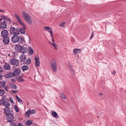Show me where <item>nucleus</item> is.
Segmentation results:
<instances>
[{"mask_svg":"<svg viewBox=\"0 0 126 126\" xmlns=\"http://www.w3.org/2000/svg\"><path fill=\"white\" fill-rule=\"evenodd\" d=\"M50 43L52 45H53V46L54 47L56 46V44H55L52 43Z\"/></svg>","mask_w":126,"mask_h":126,"instance_id":"bf43d9fd","label":"nucleus"},{"mask_svg":"<svg viewBox=\"0 0 126 126\" xmlns=\"http://www.w3.org/2000/svg\"><path fill=\"white\" fill-rule=\"evenodd\" d=\"M19 59L20 61L22 62H25L26 60V56L24 54H22Z\"/></svg>","mask_w":126,"mask_h":126,"instance_id":"dca6fc26","label":"nucleus"},{"mask_svg":"<svg viewBox=\"0 0 126 126\" xmlns=\"http://www.w3.org/2000/svg\"><path fill=\"white\" fill-rule=\"evenodd\" d=\"M3 30L1 33V37H3L8 36L9 33L8 31L4 29Z\"/></svg>","mask_w":126,"mask_h":126,"instance_id":"6e6552de","label":"nucleus"},{"mask_svg":"<svg viewBox=\"0 0 126 126\" xmlns=\"http://www.w3.org/2000/svg\"><path fill=\"white\" fill-rule=\"evenodd\" d=\"M99 95L100 96H101L102 95V94L101 93H100L99 94Z\"/></svg>","mask_w":126,"mask_h":126,"instance_id":"338daca9","label":"nucleus"},{"mask_svg":"<svg viewBox=\"0 0 126 126\" xmlns=\"http://www.w3.org/2000/svg\"><path fill=\"white\" fill-rule=\"evenodd\" d=\"M18 91L17 90H15V91L12 90L11 91V92L12 94H14L16 92H17Z\"/></svg>","mask_w":126,"mask_h":126,"instance_id":"a18cd8bd","label":"nucleus"},{"mask_svg":"<svg viewBox=\"0 0 126 126\" xmlns=\"http://www.w3.org/2000/svg\"><path fill=\"white\" fill-rule=\"evenodd\" d=\"M10 87L13 89H16L17 88V86L16 85L13 83H11L9 84Z\"/></svg>","mask_w":126,"mask_h":126,"instance_id":"4be33fe9","label":"nucleus"},{"mask_svg":"<svg viewBox=\"0 0 126 126\" xmlns=\"http://www.w3.org/2000/svg\"><path fill=\"white\" fill-rule=\"evenodd\" d=\"M6 119L7 122H13L14 117L13 114L9 113L6 116Z\"/></svg>","mask_w":126,"mask_h":126,"instance_id":"39448f33","label":"nucleus"},{"mask_svg":"<svg viewBox=\"0 0 126 126\" xmlns=\"http://www.w3.org/2000/svg\"><path fill=\"white\" fill-rule=\"evenodd\" d=\"M17 21L19 22V23L21 24L22 25H25L22 22L21 19H20L19 20H18Z\"/></svg>","mask_w":126,"mask_h":126,"instance_id":"ea45409f","label":"nucleus"},{"mask_svg":"<svg viewBox=\"0 0 126 126\" xmlns=\"http://www.w3.org/2000/svg\"><path fill=\"white\" fill-rule=\"evenodd\" d=\"M0 12H2L3 13H5V12L3 11V10H2L1 9H0Z\"/></svg>","mask_w":126,"mask_h":126,"instance_id":"6e6d98bb","label":"nucleus"},{"mask_svg":"<svg viewBox=\"0 0 126 126\" xmlns=\"http://www.w3.org/2000/svg\"><path fill=\"white\" fill-rule=\"evenodd\" d=\"M71 73L73 75H75V73L74 70L71 71Z\"/></svg>","mask_w":126,"mask_h":126,"instance_id":"864d4df0","label":"nucleus"},{"mask_svg":"<svg viewBox=\"0 0 126 126\" xmlns=\"http://www.w3.org/2000/svg\"><path fill=\"white\" fill-rule=\"evenodd\" d=\"M115 73H116V72H115V71H114V70L112 72V74L114 75H115Z\"/></svg>","mask_w":126,"mask_h":126,"instance_id":"680f3d73","label":"nucleus"},{"mask_svg":"<svg viewBox=\"0 0 126 126\" xmlns=\"http://www.w3.org/2000/svg\"><path fill=\"white\" fill-rule=\"evenodd\" d=\"M39 58L38 56H37V57H36L35 58V62L37 63V62H39Z\"/></svg>","mask_w":126,"mask_h":126,"instance_id":"58836bf2","label":"nucleus"},{"mask_svg":"<svg viewBox=\"0 0 126 126\" xmlns=\"http://www.w3.org/2000/svg\"><path fill=\"white\" fill-rule=\"evenodd\" d=\"M10 31L11 34H16L15 28L13 27H11L10 28Z\"/></svg>","mask_w":126,"mask_h":126,"instance_id":"2eb2a0df","label":"nucleus"},{"mask_svg":"<svg viewBox=\"0 0 126 126\" xmlns=\"http://www.w3.org/2000/svg\"><path fill=\"white\" fill-rule=\"evenodd\" d=\"M40 62H38L37 63L35 62V66L36 67H38L40 65Z\"/></svg>","mask_w":126,"mask_h":126,"instance_id":"a19ab883","label":"nucleus"},{"mask_svg":"<svg viewBox=\"0 0 126 126\" xmlns=\"http://www.w3.org/2000/svg\"><path fill=\"white\" fill-rule=\"evenodd\" d=\"M1 99L0 100V105H2V101Z\"/></svg>","mask_w":126,"mask_h":126,"instance_id":"0e129e2a","label":"nucleus"},{"mask_svg":"<svg viewBox=\"0 0 126 126\" xmlns=\"http://www.w3.org/2000/svg\"><path fill=\"white\" fill-rule=\"evenodd\" d=\"M52 31V29L51 28H50V29L49 30H47V31H48L50 33V31Z\"/></svg>","mask_w":126,"mask_h":126,"instance_id":"4d7b16f0","label":"nucleus"},{"mask_svg":"<svg viewBox=\"0 0 126 126\" xmlns=\"http://www.w3.org/2000/svg\"><path fill=\"white\" fill-rule=\"evenodd\" d=\"M10 104L9 102L7 101H6L5 105V108H8V107L10 106Z\"/></svg>","mask_w":126,"mask_h":126,"instance_id":"c85d7f7f","label":"nucleus"},{"mask_svg":"<svg viewBox=\"0 0 126 126\" xmlns=\"http://www.w3.org/2000/svg\"><path fill=\"white\" fill-rule=\"evenodd\" d=\"M66 24V23L65 22H63L61 23L60 24V26L61 27H64L65 25Z\"/></svg>","mask_w":126,"mask_h":126,"instance_id":"4c0bfd02","label":"nucleus"},{"mask_svg":"<svg viewBox=\"0 0 126 126\" xmlns=\"http://www.w3.org/2000/svg\"><path fill=\"white\" fill-rule=\"evenodd\" d=\"M4 68L6 70H9L10 68V66L9 65L8 63H5L4 66Z\"/></svg>","mask_w":126,"mask_h":126,"instance_id":"f3484780","label":"nucleus"},{"mask_svg":"<svg viewBox=\"0 0 126 126\" xmlns=\"http://www.w3.org/2000/svg\"><path fill=\"white\" fill-rule=\"evenodd\" d=\"M6 84V82L5 81L2 80V81H0V88L4 87L5 85Z\"/></svg>","mask_w":126,"mask_h":126,"instance_id":"a211bd4d","label":"nucleus"},{"mask_svg":"<svg viewBox=\"0 0 126 126\" xmlns=\"http://www.w3.org/2000/svg\"><path fill=\"white\" fill-rule=\"evenodd\" d=\"M8 20H3L0 22V28L1 29H4L7 28V23H8Z\"/></svg>","mask_w":126,"mask_h":126,"instance_id":"20e7f679","label":"nucleus"},{"mask_svg":"<svg viewBox=\"0 0 126 126\" xmlns=\"http://www.w3.org/2000/svg\"><path fill=\"white\" fill-rule=\"evenodd\" d=\"M50 33L51 35V36L52 38H53V37L52 34L53 33V32L52 31H50Z\"/></svg>","mask_w":126,"mask_h":126,"instance_id":"de8ad7c7","label":"nucleus"},{"mask_svg":"<svg viewBox=\"0 0 126 126\" xmlns=\"http://www.w3.org/2000/svg\"><path fill=\"white\" fill-rule=\"evenodd\" d=\"M24 41L25 42V41L24 40V38L21 37L20 38H19V41H18V42H19V43H22L24 42Z\"/></svg>","mask_w":126,"mask_h":126,"instance_id":"b1692460","label":"nucleus"},{"mask_svg":"<svg viewBox=\"0 0 126 126\" xmlns=\"http://www.w3.org/2000/svg\"><path fill=\"white\" fill-rule=\"evenodd\" d=\"M26 124L28 126H30L32 124V121L29 120L27 121L26 122Z\"/></svg>","mask_w":126,"mask_h":126,"instance_id":"cd10ccee","label":"nucleus"},{"mask_svg":"<svg viewBox=\"0 0 126 126\" xmlns=\"http://www.w3.org/2000/svg\"><path fill=\"white\" fill-rule=\"evenodd\" d=\"M28 48L24 46H22V48L21 49L20 52L24 54L28 52Z\"/></svg>","mask_w":126,"mask_h":126,"instance_id":"f8f14e48","label":"nucleus"},{"mask_svg":"<svg viewBox=\"0 0 126 126\" xmlns=\"http://www.w3.org/2000/svg\"><path fill=\"white\" fill-rule=\"evenodd\" d=\"M12 97H10V101L13 104L14 103L13 100L12 99Z\"/></svg>","mask_w":126,"mask_h":126,"instance_id":"c03bdc74","label":"nucleus"},{"mask_svg":"<svg viewBox=\"0 0 126 126\" xmlns=\"http://www.w3.org/2000/svg\"><path fill=\"white\" fill-rule=\"evenodd\" d=\"M4 89L5 90L7 91H8V90L7 89L8 87L7 86H4Z\"/></svg>","mask_w":126,"mask_h":126,"instance_id":"09e8293b","label":"nucleus"},{"mask_svg":"<svg viewBox=\"0 0 126 126\" xmlns=\"http://www.w3.org/2000/svg\"><path fill=\"white\" fill-rule=\"evenodd\" d=\"M52 42H54L55 41H54V39L53 38H53H52Z\"/></svg>","mask_w":126,"mask_h":126,"instance_id":"e2e57ef3","label":"nucleus"},{"mask_svg":"<svg viewBox=\"0 0 126 126\" xmlns=\"http://www.w3.org/2000/svg\"><path fill=\"white\" fill-rule=\"evenodd\" d=\"M0 17L1 18L0 19V21H1L2 20H8L9 24L11 22V20L7 18V16L3 15L1 16Z\"/></svg>","mask_w":126,"mask_h":126,"instance_id":"9d476101","label":"nucleus"},{"mask_svg":"<svg viewBox=\"0 0 126 126\" xmlns=\"http://www.w3.org/2000/svg\"><path fill=\"white\" fill-rule=\"evenodd\" d=\"M10 114L11 112V110H10V108L8 107V108H5L4 109V114L5 115H7L8 114V112Z\"/></svg>","mask_w":126,"mask_h":126,"instance_id":"ddd939ff","label":"nucleus"},{"mask_svg":"<svg viewBox=\"0 0 126 126\" xmlns=\"http://www.w3.org/2000/svg\"><path fill=\"white\" fill-rule=\"evenodd\" d=\"M50 65L53 71L56 72L57 71V65L56 61L53 59L52 60L50 63Z\"/></svg>","mask_w":126,"mask_h":126,"instance_id":"7ed1b4c3","label":"nucleus"},{"mask_svg":"<svg viewBox=\"0 0 126 126\" xmlns=\"http://www.w3.org/2000/svg\"><path fill=\"white\" fill-rule=\"evenodd\" d=\"M29 110H30L29 112L30 114H35L36 112V111L34 109L32 110H31L30 109H29Z\"/></svg>","mask_w":126,"mask_h":126,"instance_id":"2f4dec72","label":"nucleus"},{"mask_svg":"<svg viewBox=\"0 0 126 126\" xmlns=\"http://www.w3.org/2000/svg\"><path fill=\"white\" fill-rule=\"evenodd\" d=\"M16 98L17 99L18 101L19 102H21L22 103H23V102L22 101V100H21V99H20V98H19L18 96L16 95Z\"/></svg>","mask_w":126,"mask_h":126,"instance_id":"72a5a7b5","label":"nucleus"},{"mask_svg":"<svg viewBox=\"0 0 126 126\" xmlns=\"http://www.w3.org/2000/svg\"><path fill=\"white\" fill-rule=\"evenodd\" d=\"M14 15L15 17L17 20L20 19V16H18V15L16 14H15Z\"/></svg>","mask_w":126,"mask_h":126,"instance_id":"f704fd0d","label":"nucleus"},{"mask_svg":"<svg viewBox=\"0 0 126 126\" xmlns=\"http://www.w3.org/2000/svg\"><path fill=\"white\" fill-rule=\"evenodd\" d=\"M31 60L30 59H29L25 63H23V64H26L27 65L29 64L31 62Z\"/></svg>","mask_w":126,"mask_h":126,"instance_id":"a878e982","label":"nucleus"},{"mask_svg":"<svg viewBox=\"0 0 126 126\" xmlns=\"http://www.w3.org/2000/svg\"><path fill=\"white\" fill-rule=\"evenodd\" d=\"M1 100L2 101V105H3L4 106H5V103L6 101H5V100L3 98L1 99Z\"/></svg>","mask_w":126,"mask_h":126,"instance_id":"c9c22d12","label":"nucleus"},{"mask_svg":"<svg viewBox=\"0 0 126 126\" xmlns=\"http://www.w3.org/2000/svg\"><path fill=\"white\" fill-rule=\"evenodd\" d=\"M61 96L64 99H66V98L65 95L63 94H61Z\"/></svg>","mask_w":126,"mask_h":126,"instance_id":"79ce46f5","label":"nucleus"},{"mask_svg":"<svg viewBox=\"0 0 126 126\" xmlns=\"http://www.w3.org/2000/svg\"><path fill=\"white\" fill-rule=\"evenodd\" d=\"M22 14L24 20L29 25H32V21L31 18V16L29 14L25 12H22Z\"/></svg>","mask_w":126,"mask_h":126,"instance_id":"f03ea898","label":"nucleus"},{"mask_svg":"<svg viewBox=\"0 0 126 126\" xmlns=\"http://www.w3.org/2000/svg\"><path fill=\"white\" fill-rule=\"evenodd\" d=\"M2 68L0 66V73L2 71Z\"/></svg>","mask_w":126,"mask_h":126,"instance_id":"5fc2aeb1","label":"nucleus"},{"mask_svg":"<svg viewBox=\"0 0 126 126\" xmlns=\"http://www.w3.org/2000/svg\"><path fill=\"white\" fill-rule=\"evenodd\" d=\"M29 67L26 65L23 66H22L21 67V69L23 71H25L28 70L29 69Z\"/></svg>","mask_w":126,"mask_h":126,"instance_id":"6ab92c4d","label":"nucleus"},{"mask_svg":"<svg viewBox=\"0 0 126 126\" xmlns=\"http://www.w3.org/2000/svg\"><path fill=\"white\" fill-rule=\"evenodd\" d=\"M30 111L29 110L27 111L25 113V116L26 118H29V117L30 116V112L29 111Z\"/></svg>","mask_w":126,"mask_h":126,"instance_id":"393cba45","label":"nucleus"},{"mask_svg":"<svg viewBox=\"0 0 126 126\" xmlns=\"http://www.w3.org/2000/svg\"><path fill=\"white\" fill-rule=\"evenodd\" d=\"M13 24L15 26H18V24L17 23H16L14 22V23H13Z\"/></svg>","mask_w":126,"mask_h":126,"instance_id":"3c124183","label":"nucleus"},{"mask_svg":"<svg viewBox=\"0 0 126 126\" xmlns=\"http://www.w3.org/2000/svg\"><path fill=\"white\" fill-rule=\"evenodd\" d=\"M69 67L70 68V69L71 71L74 70L73 68L72 67V66L71 65H69Z\"/></svg>","mask_w":126,"mask_h":126,"instance_id":"37998d69","label":"nucleus"},{"mask_svg":"<svg viewBox=\"0 0 126 126\" xmlns=\"http://www.w3.org/2000/svg\"><path fill=\"white\" fill-rule=\"evenodd\" d=\"M21 70L20 68H16L12 73L11 72H8L5 75V77L6 79L9 78L19 76Z\"/></svg>","mask_w":126,"mask_h":126,"instance_id":"f257e3e1","label":"nucleus"},{"mask_svg":"<svg viewBox=\"0 0 126 126\" xmlns=\"http://www.w3.org/2000/svg\"><path fill=\"white\" fill-rule=\"evenodd\" d=\"M54 47L55 49H57V48L56 46L55 47Z\"/></svg>","mask_w":126,"mask_h":126,"instance_id":"69168bd1","label":"nucleus"},{"mask_svg":"<svg viewBox=\"0 0 126 126\" xmlns=\"http://www.w3.org/2000/svg\"><path fill=\"white\" fill-rule=\"evenodd\" d=\"M14 108L16 112H19V110L18 108V107L16 105H15V106Z\"/></svg>","mask_w":126,"mask_h":126,"instance_id":"e433bc0d","label":"nucleus"},{"mask_svg":"<svg viewBox=\"0 0 126 126\" xmlns=\"http://www.w3.org/2000/svg\"><path fill=\"white\" fill-rule=\"evenodd\" d=\"M15 34L13 36L11 39L12 42L14 43H16L19 41V37L17 36V35Z\"/></svg>","mask_w":126,"mask_h":126,"instance_id":"423d86ee","label":"nucleus"},{"mask_svg":"<svg viewBox=\"0 0 126 126\" xmlns=\"http://www.w3.org/2000/svg\"><path fill=\"white\" fill-rule=\"evenodd\" d=\"M21 37H22L21 36H20L19 37V38H20Z\"/></svg>","mask_w":126,"mask_h":126,"instance_id":"774afa93","label":"nucleus"},{"mask_svg":"<svg viewBox=\"0 0 126 126\" xmlns=\"http://www.w3.org/2000/svg\"><path fill=\"white\" fill-rule=\"evenodd\" d=\"M5 91L3 89L2 90L0 89V96H3L4 94Z\"/></svg>","mask_w":126,"mask_h":126,"instance_id":"bb28decb","label":"nucleus"},{"mask_svg":"<svg viewBox=\"0 0 126 126\" xmlns=\"http://www.w3.org/2000/svg\"><path fill=\"white\" fill-rule=\"evenodd\" d=\"M52 115L53 116L55 117H57V113L55 111H53L52 112Z\"/></svg>","mask_w":126,"mask_h":126,"instance_id":"7c9ffc66","label":"nucleus"},{"mask_svg":"<svg viewBox=\"0 0 126 126\" xmlns=\"http://www.w3.org/2000/svg\"><path fill=\"white\" fill-rule=\"evenodd\" d=\"M93 33L92 34V35H91V38H90V39H92V38L93 37Z\"/></svg>","mask_w":126,"mask_h":126,"instance_id":"052dcab7","label":"nucleus"},{"mask_svg":"<svg viewBox=\"0 0 126 126\" xmlns=\"http://www.w3.org/2000/svg\"><path fill=\"white\" fill-rule=\"evenodd\" d=\"M19 60L17 59L16 58H14L13 59V60H12L11 63L13 65L17 66L19 65Z\"/></svg>","mask_w":126,"mask_h":126,"instance_id":"0eeeda50","label":"nucleus"},{"mask_svg":"<svg viewBox=\"0 0 126 126\" xmlns=\"http://www.w3.org/2000/svg\"><path fill=\"white\" fill-rule=\"evenodd\" d=\"M11 81L13 82H15V80L14 79H11Z\"/></svg>","mask_w":126,"mask_h":126,"instance_id":"13d9d810","label":"nucleus"},{"mask_svg":"<svg viewBox=\"0 0 126 126\" xmlns=\"http://www.w3.org/2000/svg\"><path fill=\"white\" fill-rule=\"evenodd\" d=\"M15 32L16 33V34L18 35L19 34L20 30L18 28H15Z\"/></svg>","mask_w":126,"mask_h":126,"instance_id":"c756f323","label":"nucleus"},{"mask_svg":"<svg viewBox=\"0 0 126 126\" xmlns=\"http://www.w3.org/2000/svg\"><path fill=\"white\" fill-rule=\"evenodd\" d=\"M3 38L2 41L3 43L5 45L8 44L10 41L9 37L8 36H7Z\"/></svg>","mask_w":126,"mask_h":126,"instance_id":"1a4fd4ad","label":"nucleus"},{"mask_svg":"<svg viewBox=\"0 0 126 126\" xmlns=\"http://www.w3.org/2000/svg\"><path fill=\"white\" fill-rule=\"evenodd\" d=\"M50 28H51L50 27H49L47 26L46 27L44 28V29H47V30H49V29H50Z\"/></svg>","mask_w":126,"mask_h":126,"instance_id":"8fccbe9b","label":"nucleus"},{"mask_svg":"<svg viewBox=\"0 0 126 126\" xmlns=\"http://www.w3.org/2000/svg\"><path fill=\"white\" fill-rule=\"evenodd\" d=\"M73 51L75 54H77L78 53L81 52V50L78 48L74 49H73Z\"/></svg>","mask_w":126,"mask_h":126,"instance_id":"aec40b11","label":"nucleus"},{"mask_svg":"<svg viewBox=\"0 0 126 126\" xmlns=\"http://www.w3.org/2000/svg\"><path fill=\"white\" fill-rule=\"evenodd\" d=\"M10 126H17L16 123L13 122H11L10 123Z\"/></svg>","mask_w":126,"mask_h":126,"instance_id":"473e14b6","label":"nucleus"},{"mask_svg":"<svg viewBox=\"0 0 126 126\" xmlns=\"http://www.w3.org/2000/svg\"><path fill=\"white\" fill-rule=\"evenodd\" d=\"M17 126H24L23 125V124H22L21 123H19L17 125Z\"/></svg>","mask_w":126,"mask_h":126,"instance_id":"49530a36","label":"nucleus"},{"mask_svg":"<svg viewBox=\"0 0 126 126\" xmlns=\"http://www.w3.org/2000/svg\"><path fill=\"white\" fill-rule=\"evenodd\" d=\"M17 80L19 82H22L25 81L24 79L21 76H19L17 78Z\"/></svg>","mask_w":126,"mask_h":126,"instance_id":"412c9836","label":"nucleus"},{"mask_svg":"<svg viewBox=\"0 0 126 126\" xmlns=\"http://www.w3.org/2000/svg\"><path fill=\"white\" fill-rule=\"evenodd\" d=\"M29 54L30 55L32 54L33 53V50L32 48L31 47L29 46Z\"/></svg>","mask_w":126,"mask_h":126,"instance_id":"5701e85b","label":"nucleus"},{"mask_svg":"<svg viewBox=\"0 0 126 126\" xmlns=\"http://www.w3.org/2000/svg\"><path fill=\"white\" fill-rule=\"evenodd\" d=\"M22 48V46H20L19 45H16L15 47V50L18 52L21 51V49Z\"/></svg>","mask_w":126,"mask_h":126,"instance_id":"9b49d317","label":"nucleus"},{"mask_svg":"<svg viewBox=\"0 0 126 126\" xmlns=\"http://www.w3.org/2000/svg\"><path fill=\"white\" fill-rule=\"evenodd\" d=\"M22 26L23 28H20V32L22 34H24L25 33V30L26 29V26L25 25Z\"/></svg>","mask_w":126,"mask_h":126,"instance_id":"4468645a","label":"nucleus"},{"mask_svg":"<svg viewBox=\"0 0 126 126\" xmlns=\"http://www.w3.org/2000/svg\"><path fill=\"white\" fill-rule=\"evenodd\" d=\"M2 79V76L0 73V80Z\"/></svg>","mask_w":126,"mask_h":126,"instance_id":"603ef678","label":"nucleus"}]
</instances>
